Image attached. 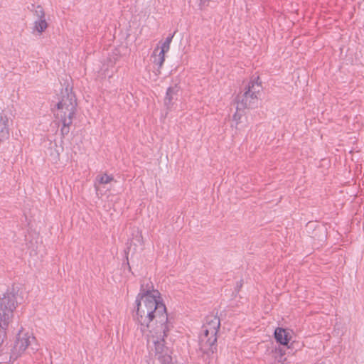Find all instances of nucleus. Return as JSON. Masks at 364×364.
<instances>
[{
    "label": "nucleus",
    "instance_id": "f257e3e1",
    "mask_svg": "<svg viewBox=\"0 0 364 364\" xmlns=\"http://www.w3.org/2000/svg\"><path fill=\"white\" fill-rule=\"evenodd\" d=\"M135 319L141 326V331L154 333L159 338L165 336V332L173 328V318L166 311V307L161 299L149 296L136 298Z\"/></svg>",
    "mask_w": 364,
    "mask_h": 364
},
{
    "label": "nucleus",
    "instance_id": "f8f14e48",
    "mask_svg": "<svg viewBox=\"0 0 364 364\" xmlns=\"http://www.w3.org/2000/svg\"><path fill=\"white\" fill-rule=\"evenodd\" d=\"M62 123V127L60 129V134L62 138H64L70 132V127L73 124V119L74 117H55Z\"/></svg>",
    "mask_w": 364,
    "mask_h": 364
},
{
    "label": "nucleus",
    "instance_id": "20e7f679",
    "mask_svg": "<svg viewBox=\"0 0 364 364\" xmlns=\"http://www.w3.org/2000/svg\"><path fill=\"white\" fill-rule=\"evenodd\" d=\"M55 117H75L77 110V99L72 89L68 85L63 90L57 102Z\"/></svg>",
    "mask_w": 364,
    "mask_h": 364
},
{
    "label": "nucleus",
    "instance_id": "423d86ee",
    "mask_svg": "<svg viewBox=\"0 0 364 364\" xmlns=\"http://www.w3.org/2000/svg\"><path fill=\"white\" fill-rule=\"evenodd\" d=\"M165 332V336L159 338L154 333H150L153 337L155 345V355L161 364H170L172 362V350L166 346L165 338L168 336L170 331Z\"/></svg>",
    "mask_w": 364,
    "mask_h": 364
},
{
    "label": "nucleus",
    "instance_id": "b1692460",
    "mask_svg": "<svg viewBox=\"0 0 364 364\" xmlns=\"http://www.w3.org/2000/svg\"><path fill=\"white\" fill-rule=\"evenodd\" d=\"M316 230H322V228L318 227V228Z\"/></svg>",
    "mask_w": 364,
    "mask_h": 364
},
{
    "label": "nucleus",
    "instance_id": "4468645a",
    "mask_svg": "<svg viewBox=\"0 0 364 364\" xmlns=\"http://www.w3.org/2000/svg\"><path fill=\"white\" fill-rule=\"evenodd\" d=\"M244 109H245V108H240L239 107V105H237V107H236V112L235 113L233 114V117H232V119H233V121L235 122V128L237 129H240V127H239L240 124V120L244 114Z\"/></svg>",
    "mask_w": 364,
    "mask_h": 364
},
{
    "label": "nucleus",
    "instance_id": "a878e982",
    "mask_svg": "<svg viewBox=\"0 0 364 364\" xmlns=\"http://www.w3.org/2000/svg\"><path fill=\"white\" fill-rule=\"evenodd\" d=\"M2 141H0V144L1 143Z\"/></svg>",
    "mask_w": 364,
    "mask_h": 364
},
{
    "label": "nucleus",
    "instance_id": "412c9836",
    "mask_svg": "<svg viewBox=\"0 0 364 364\" xmlns=\"http://www.w3.org/2000/svg\"><path fill=\"white\" fill-rule=\"evenodd\" d=\"M125 254H126V259L127 260V264L128 266L129 269L131 270V267H130L129 263L128 262V252H127V250H125Z\"/></svg>",
    "mask_w": 364,
    "mask_h": 364
},
{
    "label": "nucleus",
    "instance_id": "39448f33",
    "mask_svg": "<svg viewBox=\"0 0 364 364\" xmlns=\"http://www.w3.org/2000/svg\"><path fill=\"white\" fill-rule=\"evenodd\" d=\"M256 80H251L245 89L243 93H240L235 98V102L240 108L252 109L257 107L258 94L262 90L261 82Z\"/></svg>",
    "mask_w": 364,
    "mask_h": 364
},
{
    "label": "nucleus",
    "instance_id": "aec40b11",
    "mask_svg": "<svg viewBox=\"0 0 364 364\" xmlns=\"http://www.w3.org/2000/svg\"><path fill=\"white\" fill-rule=\"evenodd\" d=\"M242 285H243V280L242 279H241L240 281L237 282V284H236V287L235 288V291L238 293L240 291V289L242 288Z\"/></svg>",
    "mask_w": 364,
    "mask_h": 364
},
{
    "label": "nucleus",
    "instance_id": "1a4fd4ad",
    "mask_svg": "<svg viewBox=\"0 0 364 364\" xmlns=\"http://www.w3.org/2000/svg\"><path fill=\"white\" fill-rule=\"evenodd\" d=\"M12 123L7 114L2 112L0 113V141H4L9 136V125Z\"/></svg>",
    "mask_w": 364,
    "mask_h": 364
},
{
    "label": "nucleus",
    "instance_id": "2eb2a0df",
    "mask_svg": "<svg viewBox=\"0 0 364 364\" xmlns=\"http://www.w3.org/2000/svg\"><path fill=\"white\" fill-rule=\"evenodd\" d=\"M9 322L0 321V346L3 345L7 338L6 329Z\"/></svg>",
    "mask_w": 364,
    "mask_h": 364
},
{
    "label": "nucleus",
    "instance_id": "5701e85b",
    "mask_svg": "<svg viewBox=\"0 0 364 364\" xmlns=\"http://www.w3.org/2000/svg\"><path fill=\"white\" fill-rule=\"evenodd\" d=\"M136 238H137V240H138L139 242L141 241V240H142V236H141V235L140 234V235H139V236H136Z\"/></svg>",
    "mask_w": 364,
    "mask_h": 364
},
{
    "label": "nucleus",
    "instance_id": "0eeeda50",
    "mask_svg": "<svg viewBox=\"0 0 364 364\" xmlns=\"http://www.w3.org/2000/svg\"><path fill=\"white\" fill-rule=\"evenodd\" d=\"M34 340L35 338L31 336L28 333L20 331L17 335L16 341L14 343V353H16L17 355H21L26 350L28 346L31 345V341Z\"/></svg>",
    "mask_w": 364,
    "mask_h": 364
},
{
    "label": "nucleus",
    "instance_id": "9b49d317",
    "mask_svg": "<svg viewBox=\"0 0 364 364\" xmlns=\"http://www.w3.org/2000/svg\"><path fill=\"white\" fill-rule=\"evenodd\" d=\"M274 338L282 345H287L289 341V333L282 328H277L274 331Z\"/></svg>",
    "mask_w": 364,
    "mask_h": 364
},
{
    "label": "nucleus",
    "instance_id": "f03ea898",
    "mask_svg": "<svg viewBox=\"0 0 364 364\" xmlns=\"http://www.w3.org/2000/svg\"><path fill=\"white\" fill-rule=\"evenodd\" d=\"M220 326V320L217 316L208 315L205 317L200 337V348L208 356L213 355L217 350V334Z\"/></svg>",
    "mask_w": 364,
    "mask_h": 364
},
{
    "label": "nucleus",
    "instance_id": "dca6fc26",
    "mask_svg": "<svg viewBox=\"0 0 364 364\" xmlns=\"http://www.w3.org/2000/svg\"><path fill=\"white\" fill-rule=\"evenodd\" d=\"M48 27V23L44 18L38 19L35 21V29L39 32L42 33L43 32L46 28Z\"/></svg>",
    "mask_w": 364,
    "mask_h": 364
},
{
    "label": "nucleus",
    "instance_id": "7ed1b4c3",
    "mask_svg": "<svg viewBox=\"0 0 364 364\" xmlns=\"http://www.w3.org/2000/svg\"><path fill=\"white\" fill-rule=\"evenodd\" d=\"M22 300L23 297L17 287L13 285L11 288H8L6 291L0 296V321L10 323L14 311Z\"/></svg>",
    "mask_w": 364,
    "mask_h": 364
},
{
    "label": "nucleus",
    "instance_id": "4be33fe9",
    "mask_svg": "<svg viewBox=\"0 0 364 364\" xmlns=\"http://www.w3.org/2000/svg\"><path fill=\"white\" fill-rule=\"evenodd\" d=\"M210 0H200V3L202 4H205L206 3H208Z\"/></svg>",
    "mask_w": 364,
    "mask_h": 364
},
{
    "label": "nucleus",
    "instance_id": "393cba45",
    "mask_svg": "<svg viewBox=\"0 0 364 364\" xmlns=\"http://www.w3.org/2000/svg\"><path fill=\"white\" fill-rule=\"evenodd\" d=\"M318 364H324V363H318Z\"/></svg>",
    "mask_w": 364,
    "mask_h": 364
},
{
    "label": "nucleus",
    "instance_id": "a211bd4d",
    "mask_svg": "<svg viewBox=\"0 0 364 364\" xmlns=\"http://www.w3.org/2000/svg\"><path fill=\"white\" fill-rule=\"evenodd\" d=\"M173 36H174V33L172 35H170L169 36H168L166 38L165 41L163 43V44L161 46V50H160V51H163V53H165L166 52H167L169 50L170 44L172 41Z\"/></svg>",
    "mask_w": 364,
    "mask_h": 364
},
{
    "label": "nucleus",
    "instance_id": "6e6552de",
    "mask_svg": "<svg viewBox=\"0 0 364 364\" xmlns=\"http://www.w3.org/2000/svg\"><path fill=\"white\" fill-rule=\"evenodd\" d=\"M149 296H154V297L161 299L160 292L154 289L150 279L144 278L141 280L140 292L137 294L136 298L148 297Z\"/></svg>",
    "mask_w": 364,
    "mask_h": 364
},
{
    "label": "nucleus",
    "instance_id": "6ab92c4d",
    "mask_svg": "<svg viewBox=\"0 0 364 364\" xmlns=\"http://www.w3.org/2000/svg\"><path fill=\"white\" fill-rule=\"evenodd\" d=\"M34 13L38 19L45 18V12L41 6H36Z\"/></svg>",
    "mask_w": 364,
    "mask_h": 364
},
{
    "label": "nucleus",
    "instance_id": "ddd939ff",
    "mask_svg": "<svg viewBox=\"0 0 364 364\" xmlns=\"http://www.w3.org/2000/svg\"><path fill=\"white\" fill-rule=\"evenodd\" d=\"M159 51L158 48H156L154 50L153 57H154V63H155L158 66V70H159L165 60V53H163V51H159V54L156 53Z\"/></svg>",
    "mask_w": 364,
    "mask_h": 364
},
{
    "label": "nucleus",
    "instance_id": "f3484780",
    "mask_svg": "<svg viewBox=\"0 0 364 364\" xmlns=\"http://www.w3.org/2000/svg\"><path fill=\"white\" fill-rule=\"evenodd\" d=\"M114 178L112 176H109L106 173L103 175L97 176L96 178V181H97L100 184H107L113 181Z\"/></svg>",
    "mask_w": 364,
    "mask_h": 364
},
{
    "label": "nucleus",
    "instance_id": "9d476101",
    "mask_svg": "<svg viewBox=\"0 0 364 364\" xmlns=\"http://www.w3.org/2000/svg\"><path fill=\"white\" fill-rule=\"evenodd\" d=\"M179 87L175 85L168 88L164 98V105L167 109L171 108L178 97Z\"/></svg>",
    "mask_w": 364,
    "mask_h": 364
}]
</instances>
